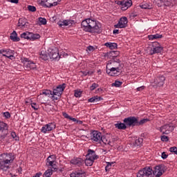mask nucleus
Here are the masks:
<instances>
[{
	"label": "nucleus",
	"instance_id": "32",
	"mask_svg": "<svg viewBox=\"0 0 177 177\" xmlns=\"http://www.w3.org/2000/svg\"><path fill=\"white\" fill-rule=\"evenodd\" d=\"M100 100H102V97H97V96H94L91 98H89L88 100V102L89 103H97V102H100Z\"/></svg>",
	"mask_w": 177,
	"mask_h": 177
},
{
	"label": "nucleus",
	"instance_id": "46",
	"mask_svg": "<svg viewBox=\"0 0 177 177\" xmlns=\"http://www.w3.org/2000/svg\"><path fill=\"white\" fill-rule=\"evenodd\" d=\"M99 86V84L96 83H93L92 85L90 86V91H95L96 88Z\"/></svg>",
	"mask_w": 177,
	"mask_h": 177
},
{
	"label": "nucleus",
	"instance_id": "64",
	"mask_svg": "<svg viewBox=\"0 0 177 177\" xmlns=\"http://www.w3.org/2000/svg\"><path fill=\"white\" fill-rule=\"evenodd\" d=\"M94 71H88V75H93Z\"/></svg>",
	"mask_w": 177,
	"mask_h": 177
},
{
	"label": "nucleus",
	"instance_id": "15",
	"mask_svg": "<svg viewBox=\"0 0 177 177\" xmlns=\"http://www.w3.org/2000/svg\"><path fill=\"white\" fill-rule=\"evenodd\" d=\"M174 129V126L171 124H165L160 128V131L163 135H168V133H171Z\"/></svg>",
	"mask_w": 177,
	"mask_h": 177
},
{
	"label": "nucleus",
	"instance_id": "36",
	"mask_svg": "<svg viewBox=\"0 0 177 177\" xmlns=\"http://www.w3.org/2000/svg\"><path fill=\"white\" fill-rule=\"evenodd\" d=\"M53 169H47L45 172H44V174H43V176L44 177H50V176L51 175H53Z\"/></svg>",
	"mask_w": 177,
	"mask_h": 177
},
{
	"label": "nucleus",
	"instance_id": "42",
	"mask_svg": "<svg viewBox=\"0 0 177 177\" xmlns=\"http://www.w3.org/2000/svg\"><path fill=\"white\" fill-rule=\"evenodd\" d=\"M122 85V83L120 81H115L114 83L112 84V86H115V88H120Z\"/></svg>",
	"mask_w": 177,
	"mask_h": 177
},
{
	"label": "nucleus",
	"instance_id": "60",
	"mask_svg": "<svg viewBox=\"0 0 177 177\" xmlns=\"http://www.w3.org/2000/svg\"><path fill=\"white\" fill-rule=\"evenodd\" d=\"M87 49L90 51H92V50H95V47L92 46H88L87 47Z\"/></svg>",
	"mask_w": 177,
	"mask_h": 177
},
{
	"label": "nucleus",
	"instance_id": "35",
	"mask_svg": "<svg viewBox=\"0 0 177 177\" xmlns=\"http://www.w3.org/2000/svg\"><path fill=\"white\" fill-rule=\"evenodd\" d=\"M31 32H24L21 35V38H24V39H30Z\"/></svg>",
	"mask_w": 177,
	"mask_h": 177
},
{
	"label": "nucleus",
	"instance_id": "9",
	"mask_svg": "<svg viewBox=\"0 0 177 177\" xmlns=\"http://www.w3.org/2000/svg\"><path fill=\"white\" fill-rule=\"evenodd\" d=\"M48 52L50 59H52L53 60H59L60 57H62V55H59V49L56 47L53 48H50L48 50Z\"/></svg>",
	"mask_w": 177,
	"mask_h": 177
},
{
	"label": "nucleus",
	"instance_id": "51",
	"mask_svg": "<svg viewBox=\"0 0 177 177\" xmlns=\"http://www.w3.org/2000/svg\"><path fill=\"white\" fill-rule=\"evenodd\" d=\"M161 140L162 142H168V140H169V138L167 136H162Z\"/></svg>",
	"mask_w": 177,
	"mask_h": 177
},
{
	"label": "nucleus",
	"instance_id": "7",
	"mask_svg": "<svg viewBox=\"0 0 177 177\" xmlns=\"http://www.w3.org/2000/svg\"><path fill=\"white\" fill-rule=\"evenodd\" d=\"M21 60L26 70H35L37 68V64L33 61L30 60V59L22 57Z\"/></svg>",
	"mask_w": 177,
	"mask_h": 177
},
{
	"label": "nucleus",
	"instance_id": "50",
	"mask_svg": "<svg viewBox=\"0 0 177 177\" xmlns=\"http://www.w3.org/2000/svg\"><path fill=\"white\" fill-rule=\"evenodd\" d=\"M141 9H150V6L147 3H143L140 6Z\"/></svg>",
	"mask_w": 177,
	"mask_h": 177
},
{
	"label": "nucleus",
	"instance_id": "58",
	"mask_svg": "<svg viewBox=\"0 0 177 177\" xmlns=\"http://www.w3.org/2000/svg\"><path fill=\"white\" fill-rule=\"evenodd\" d=\"M82 74L84 76H86V75H88L89 74V71H82Z\"/></svg>",
	"mask_w": 177,
	"mask_h": 177
},
{
	"label": "nucleus",
	"instance_id": "2",
	"mask_svg": "<svg viewBox=\"0 0 177 177\" xmlns=\"http://www.w3.org/2000/svg\"><path fill=\"white\" fill-rule=\"evenodd\" d=\"M15 154L13 153H4L0 154V169L6 172L10 169V165L15 161Z\"/></svg>",
	"mask_w": 177,
	"mask_h": 177
},
{
	"label": "nucleus",
	"instance_id": "18",
	"mask_svg": "<svg viewBox=\"0 0 177 177\" xmlns=\"http://www.w3.org/2000/svg\"><path fill=\"white\" fill-rule=\"evenodd\" d=\"M128 26V19L126 17H121L118 23L114 26L115 28H125Z\"/></svg>",
	"mask_w": 177,
	"mask_h": 177
},
{
	"label": "nucleus",
	"instance_id": "16",
	"mask_svg": "<svg viewBox=\"0 0 177 177\" xmlns=\"http://www.w3.org/2000/svg\"><path fill=\"white\" fill-rule=\"evenodd\" d=\"M164 166L162 165H159L154 167L152 175H153V177H160L162 176V174H164Z\"/></svg>",
	"mask_w": 177,
	"mask_h": 177
},
{
	"label": "nucleus",
	"instance_id": "47",
	"mask_svg": "<svg viewBox=\"0 0 177 177\" xmlns=\"http://www.w3.org/2000/svg\"><path fill=\"white\" fill-rule=\"evenodd\" d=\"M28 10L29 12H35L37 10V8H35L34 6H28Z\"/></svg>",
	"mask_w": 177,
	"mask_h": 177
},
{
	"label": "nucleus",
	"instance_id": "5",
	"mask_svg": "<svg viewBox=\"0 0 177 177\" xmlns=\"http://www.w3.org/2000/svg\"><path fill=\"white\" fill-rule=\"evenodd\" d=\"M137 177H154L153 174V169L150 167H145L138 171Z\"/></svg>",
	"mask_w": 177,
	"mask_h": 177
},
{
	"label": "nucleus",
	"instance_id": "22",
	"mask_svg": "<svg viewBox=\"0 0 177 177\" xmlns=\"http://www.w3.org/2000/svg\"><path fill=\"white\" fill-rule=\"evenodd\" d=\"M18 27L22 29L28 28V22L27 21V19L20 18L18 21Z\"/></svg>",
	"mask_w": 177,
	"mask_h": 177
},
{
	"label": "nucleus",
	"instance_id": "41",
	"mask_svg": "<svg viewBox=\"0 0 177 177\" xmlns=\"http://www.w3.org/2000/svg\"><path fill=\"white\" fill-rule=\"evenodd\" d=\"M147 121H149V119H147V118L142 119L140 121L138 120L137 125H143V124H146V122H147Z\"/></svg>",
	"mask_w": 177,
	"mask_h": 177
},
{
	"label": "nucleus",
	"instance_id": "33",
	"mask_svg": "<svg viewBox=\"0 0 177 177\" xmlns=\"http://www.w3.org/2000/svg\"><path fill=\"white\" fill-rule=\"evenodd\" d=\"M84 162L86 167H92V165H93V162H95V160L90 158H86Z\"/></svg>",
	"mask_w": 177,
	"mask_h": 177
},
{
	"label": "nucleus",
	"instance_id": "14",
	"mask_svg": "<svg viewBox=\"0 0 177 177\" xmlns=\"http://www.w3.org/2000/svg\"><path fill=\"white\" fill-rule=\"evenodd\" d=\"M0 55H2L3 57L12 59V57H14L15 50L10 48H3L0 50Z\"/></svg>",
	"mask_w": 177,
	"mask_h": 177
},
{
	"label": "nucleus",
	"instance_id": "38",
	"mask_svg": "<svg viewBox=\"0 0 177 177\" xmlns=\"http://www.w3.org/2000/svg\"><path fill=\"white\" fill-rule=\"evenodd\" d=\"M40 59H41V60H48V53H46L45 51H41L40 53Z\"/></svg>",
	"mask_w": 177,
	"mask_h": 177
},
{
	"label": "nucleus",
	"instance_id": "29",
	"mask_svg": "<svg viewBox=\"0 0 177 177\" xmlns=\"http://www.w3.org/2000/svg\"><path fill=\"white\" fill-rule=\"evenodd\" d=\"M115 127L118 129L124 130L127 128V124L125 123H122L120 121L117 122V123L115 124Z\"/></svg>",
	"mask_w": 177,
	"mask_h": 177
},
{
	"label": "nucleus",
	"instance_id": "34",
	"mask_svg": "<svg viewBox=\"0 0 177 177\" xmlns=\"http://www.w3.org/2000/svg\"><path fill=\"white\" fill-rule=\"evenodd\" d=\"M148 38L149 40L158 39L162 38V35H160L158 33L155 35H151L148 36Z\"/></svg>",
	"mask_w": 177,
	"mask_h": 177
},
{
	"label": "nucleus",
	"instance_id": "59",
	"mask_svg": "<svg viewBox=\"0 0 177 177\" xmlns=\"http://www.w3.org/2000/svg\"><path fill=\"white\" fill-rule=\"evenodd\" d=\"M143 89H145V86H140V87L137 88V91L138 92H140V91H143Z\"/></svg>",
	"mask_w": 177,
	"mask_h": 177
},
{
	"label": "nucleus",
	"instance_id": "49",
	"mask_svg": "<svg viewBox=\"0 0 177 177\" xmlns=\"http://www.w3.org/2000/svg\"><path fill=\"white\" fill-rule=\"evenodd\" d=\"M169 151L171 153H174V154H176L177 152V147H171L169 148Z\"/></svg>",
	"mask_w": 177,
	"mask_h": 177
},
{
	"label": "nucleus",
	"instance_id": "56",
	"mask_svg": "<svg viewBox=\"0 0 177 177\" xmlns=\"http://www.w3.org/2000/svg\"><path fill=\"white\" fill-rule=\"evenodd\" d=\"M3 115L6 118H10V113L9 112H4Z\"/></svg>",
	"mask_w": 177,
	"mask_h": 177
},
{
	"label": "nucleus",
	"instance_id": "31",
	"mask_svg": "<svg viewBox=\"0 0 177 177\" xmlns=\"http://www.w3.org/2000/svg\"><path fill=\"white\" fill-rule=\"evenodd\" d=\"M176 4V1L175 0H165L164 1L165 6H170L172 8L174 5Z\"/></svg>",
	"mask_w": 177,
	"mask_h": 177
},
{
	"label": "nucleus",
	"instance_id": "8",
	"mask_svg": "<svg viewBox=\"0 0 177 177\" xmlns=\"http://www.w3.org/2000/svg\"><path fill=\"white\" fill-rule=\"evenodd\" d=\"M162 46H161V44L160 43L155 41L153 42L151 44V48L149 50V55H156V53H161L162 52Z\"/></svg>",
	"mask_w": 177,
	"mask_h": 177
},
{
	"label": "nucleus",
	"instance_id": "6",
	"mask_svg": "<svg viewBox=\"0 0 177 177\" xmlns=\"http://www.w3.org/2000/svg\"><path fill=\"white\" fill-rule=\"evenodd\" d=\"M46 165L49 167H50V169H53L55 172L57 171V165H56V155H50L46 159Z\"/></svg>",
	"mask_w": 177,
	"mask_h": 177
},
{
	"label": "nucleus",
	"instance_id": "26",
	"mask_svg": "<svg viewBox=\"0 0 177 177\" xmlns=\"http://www.w3.org/2000/svg\"><path fill=\"white\" fill-rule=\"evenodd\" d=\"M44 95L45 96H50V95H53V91L48 89L43 90L40 95H38L39 99H44Z\"/></svg>",
	"mask_w": 177,
	"mask_h": 177
},
{
	"label": "nucleus",
	"instance_id": "54",
	"mask_svg": "<svg viewBox=\"0 0 177 177\" xmlns=\"http://www.w3.org/2000/svg\"><path fill=\"white\" fill-rule=\"evenodd\" d=\"M51 99L52 100H59V99H60V97H56V95H51Z\"/></svg>",
	"mask_w": 177,
	"mask_h": 177
},
{
	"label": "nucleus",
	"instance_id": "28",
	"mask_svg": "<svg viewBox=\"0 0 177 177\" xmlns=\"http://www.w3.org/2000/svg\"><path fill=\"white\" fill-rule=\"evenodd\" d=\"M10 38L13 42H19V41H20V38L17 37V33L15 30L11 33Z\"/></svg>",
	"mask_w": 177,
	"mask_h": 177
},
{
	"label": "nucleus",
	"instance_id": "17",
	"mask_svg": "<svg viewBox=\"0 0 177 177\" xmlns=\"http://www.w3.org/2000/svg\"><path fill=\"white\" fill-rule=\"evenodd\" d=\"M9 128V126L8 124L0 122V132H4V134L0 136V139L3 140L8 136V129Z\"/></svg>",
	"mask_w": 177,
	"mask_h": 177
},
{
	"label": "nucleus",
	"instance_id": "1",
	"mask_svg": "<svg viewBox=\"0 0 177 177\" xmlns=\"http://www.w3.org/2000/svg\"><path fill=\"white\" fill-rule=\"evenodd\" d=\"M81 27L85 32H90L91 34H100L102 32V24L91 18L83 20L81 23Z\"/></svg>",
	"mask_w": 177,
	"mask_h": 177
},
{
	"label": "nucleus",
	"instance_id": "45",
	"mask_svg": "<svg viewBox=\"0 0 177 177\" xmlns=\"http://www.w3.org/2000/svg\"><path fill=\"white\" fill-rule=\"evenodd\" d=\"M30 106L34 110H38V109H39V106H38L35 102H32Z\"/></svg>",
	"mask_w": 177,
	"mask_h": 177
},
{
	"label": "nucleus",
	"instance_id": "61",
	"mask_svg": "<svg viewBox=\"0 0 177 177\" xmlns=\"http://www.w3.org/2000/svg\"><path fill=\"white\" fill-rule=\"evenodd\" d=\"M117 5H120L121 8H122V4H123V0L122 1H115Z\"/></svg>",
	"mask_w": 177,
	"mask_h": 177
},
{
	"label": "nucleus",
	"instance_id": "48",
	"mask_svg": "<svg viewBox=\"0 0 177 177\" xmlns=\"http://www.w3.org/2000/svg\"><path fill=\"white\" fill-rule=\"evenodd\" d=\"M82 93L80 91H75L74 96L75 97H81Z\"/></svg>",
	"mask_w": 177,
	"mask_h": 177
},
{
	"label": "nucleus",
	"instance_id": "25",
	"mask_svg": "<svg viewBox=\"0 0 177 177\" xmlns=\"http://www.w3.org/2000/svg\"><path fill=\"white\" fill-rule=\"evenodd\" d=\"M120 62V59H117V61L114 59L113 61H109L108 64H110L111 67H120V66H121L122 69L124 68V64H121Z\"/></svg>",
	"mask_w": 177,
	"mask_h": 177
},
{
	"label": "nucleus",
	"instance_id": "40",
	"mask_svg": "<svg viewBox=\"0 0 177 177\" xmlns=\"http://www.w3.org/2000/svg\"><path fill=\"white\" fill-rule=\"evenodd\" d=\"M58 26H59V27H63V26H67V20H64V21H59L57 22Z\"/></svg>",
	"mask_w": 177,
	"mask_h": 177
},
{
	"label": "nucleus",
	"instance_id": "53",
	"mask_svg": "<svg viewBox=\"0 0 177 177\" xmlns=\"http://www.w3.org/2000/svg\"><path fill=\"white\" fill-rule=\"evenodd\" d=\"M62 115H64V118H67L68 120H70L71 118V116H70L67 113L63 112Z\"/></svg>",
	"mask_w": 177,
	"mask_h": 177
},
{
	"label": "nucleus",
	"instance_id": "11",
	"mask_svg": "<svg viewBox=\"0 0 177 177\" xmlns=\"http://www.w3.org/2000/svg\"><path fill=\"white\" fill-rule=\"evenodd\" d=\"M126 127H135L138 124V118L135 116H130L123 120Z\"/></svg>",
	"mask_w": 177,
	"mask_h": 177
},
{
	"label": "nucleus",
	"instance_id": "43",
	"mask_svg": "<svg viewBox=\"0 0 177 177\" xmlns=\"http://www.w3.org/2000/svg\"><path fill=\"white\" fill-rule=\"evenodd\" d=\"M11 136L12 137L13 139H15V140H16L17 142L19 141L20 140V138H19V136H17V135H16V132H11Z\"/></svg>",
	"mask_w": 177,
	"mask_h": 177
},
{
	"label": "nucleus",
	"instance_id": "10",
	"mask_svg": "<svg viewBox=\"0 0 177 177\" xmlns=\"http://www.w3.org/2000/svg\"><path fill=\"white\" fill-rule=\"evenodd\" d=\"M64 89H66V84H59L57 86L53 88V95L61 97Z\"/></svg>",
	"mask_w": 177,
	"mask_h": 177
},
{
	"label": "nucleus",
	"instance_id": "37",
	"mask_svg": "<svg viewBox=\"0 0 177 177\" xmlns=\"http://www.w3.org/2000/svg\"><path fill=\"white\" fill-rule=\"evenodd\" d=\"M40 38H41V36L39 35V34L30 33V41H35V39H39Z\"/></svg>",
	"mask_w": 177,
	"mask_h": 177
},
{
	"label": "nucleus",
	"instance_id": "3",
	"mask_svg": "<svg viewBox=\"0 0 177 177\" xmlns=\"http://www.w3.org/2000/svg\"><path fill=\"white\" fill-rule=\"evenodd\" d=\"M91 139L93 143L107 145V140L101 132L98 131H93L91 133Z\"/></svg>",
	"mask_w": 177,
	"mask_h": 177
},
{
	"label": "nucleus",
	"instance_id": "27",
	"mask_svg": "<svg viewBox=\"0 0 177 177\" xmlns=\"http://www.w3.org/2000/svg\"><path fill=\"white\" fill-rule=\"evenodd\" d=\"M142 144H143V138H136L135 142H133V146L134 147H141Z\"/></svg>",
	"mask_w": 177,
	"mask_h": 177
},
{
	"label": "nucleus",
	"instance_id": "30",
	"mask_svg": "<svg viewBox=\"0 0 177 177\" xmlns=\"http://www.w3.org/2000/svg\"><path fill=\"white\" fill-rule=\"evenodd\" d=\"M104 46H106V48H109V49H117V46H118V45L117 44V43H111V42H106L104 44Z\"/></svg>",
	"mask_w": 177,
	"mask_h": 177
},
{
	"label": "nucleus",
	"instance_id": "21",
	"mask_svg": "<svg viewBox=\"0 0 177 177\" xmlns=\"http://www.w3.org/2000/svg\"><path fill=\"white\" fill-rule=\"evenodd\" d=\"M86 158H91L92 160H97L99 158V156L96 155V152L93 149H88L87 154L86 155Z\"/></svg>",
	"mask_w": 177,
	"mask_h": 177
},
{
	"label": "nucleus",
	"instance_id": "63",
	"mask_svg": "<svg viewBox=\"0 0 177 177\" xmlns=\"http://www.w3.org/2000/svg\"><path fill=\"white\" fill-rule=\"evenodd\" d=\"M113 34H120V30L118 29L113 30Z\"/></svg>",
	"mask_w": 177,
	"mask_h": 177
},
{
	"label": "nucleus",
	"instance_id": "20",
	"mask_svg": "<svg viewBox=\"0 0 177 177\" xmlns=\"http://www.w3.org/2000/svg\"><path fill=\"white\" fill-rule=\"evenodd\" d=\"M70 177H86V172L82 169L76 170L71 174Z\"/></svg>",
	"mask_w": 177,
	"mask_h": 177
},
{
	"label": "nucleus",
	"instance_id": "55",
	"mask_svg": "<svg viewBox=\"0 0 177 177\" xmlns=\"http://www.w3.org/2000/svg\"><path fill=\"white\" fill-rule=\"evenodd\" d=\"M161 158L163 160H165V159H167L168 158V155H167V153L165 152H162V155H161Z\"/></svg>",
	"mask_w": 177,
	"mask_h": 177
},
{
	"label": "nucleus",
	"instance_id": "62",
	"mask_svg": "<svg viewBox=\"0 0 177 177\" xmlns=\"http://www.w3.org/2000/svg\"><path fill=\"white\" fill-rule=\"evenodd\" d=\"M11 3H19V0H10Z\"/></svg>",
	"mask_w": 177,
	"mask_h": 177
},
{
	"label": "nucleus",
	"instance_id": "12",
	"mask_svg": "<svg viewBox=\"0 0 177 177\" xmlns=\"http://www.w3.org/2000/svg\"><path fill=\"white\" fill-rule=\"evenodd\" d=\"M165 81V77L162 75H160L158 77H156L153 82H151L152 84V86L156 88L157 86L161 87L164 85V82Z\"/></svg>",
	"mask_w": 177,
	"mask_h": 177
},
{
	"label": "nucleus",
	"instance_id": "52",
	"mask_svg": "<svg viewBox=\"0 0 177 177\" xmlns=\"http://www.w3.org/2000/svg\"><path fill=\"white\" fill-rule=\"evenodd\" d=\"M66 23L68 24L67 26H73V24H75V21L68 19V20H66Z\"/></svg>",
	"mask_w": 177,
	"mask_h": 177
},
{
	"label": "nucleus",
	"instance_id": "44",
	"mask_svg": "<svg viewBox=\"0 0 177 177\" xmlns=\"http://www.w3.org/2000/svg\"><path fill=\"white\" fill-rule=\"evenodd\" d=\"M49 0H41L40 5L44 6V8H49V5H46V2Z\"/></svg>",
	"mask_w": 177,
	"mask_h": 177
},
{
	"label": "nucleus",
	"instance_id": "19",
	"mask_svg": "<svg viewBox=\"0 0 177 177\" xmlns=\"http://www.w3.org/2000/svg\"><path fill=\"white\" fill-rule=\"evenodd\" d=\"M104 57L110 58L111 60H115V57L120 56V51L111 50L104 54Z\"/></svg>",
	"mask_w": 177,
	"mask_h": 177
},
{
	"label": "nucleus",
	"instance_id": "39",
	"mask_svg": "<svg viewBox=\"0 0 177 177\" xmlns=\"http://www.w3.org/2000/svg\"><path fill=\"white\" fill-rule=\"evenodd\" d=\"M39 26H45L46 24V19L39 17Z\"/></svg>",
	"mask_w": 177,
	"mask_h": 177
},
{
	"label": "nucleus",
	"instance_id": "4",
	"mask_svg": "<svg viewBox=\"0 0 177 177\" xmlns=\"http://www.w3.org/2000/svg\"><path fill=\"white\" fill-rule=\"evenodd\" d=\"M106 73L111 77H115L116 75H120V73H122V66L119 65L118 67H111L110 64H106Z\"/></svg>",
	"mask_w": 177,
	"mask_h": 177
},
{
	"label": "nucleus",
	"instance_id": "23",
	"mask_svg": "<svg viewBox=\"0 0 177 177\" xmlns=\"http://www.w3.org/2000/svg\"><path fill=\"white\" fill-rule=\"evenodd\" d=\"M71 164L73 165H77V167H81L84 164V160L81 158H73L71 160Z\"/></svg>",
	"mask_w": 177,
	"mask_h": 177
},
{
	"label": "nucleus",
	"instance_id": "13",
	"mask_svg": "<svg viewBox=\"0 0 177 177\" xmlns=\"http://www.w3.org/2000/svg\"><path fill=\"white\" fill-rule=\"evenodd\" d=\"M56 129V124L55 122H50L48 124H45L44 127H41L40 129L42 133H48L50 132V131H53V129Z\"/></svg>",
	"mask_w": 177,
	"mask_h": 177
},
{
	"label": "nucleus",
	"instance_id": "57",
	"mask_svg": "<svg viewBox=\"0 0 177 177\" xmlns=\"http://www.w3.org/2000/svg\"><path fill=\"white\" fill-rule=\"evenodd\" d=\"M106 166L105 167V171H108L109 167H111V163L110 162H106Z\"/></svg>",
	"mask_w": 177,
	"mask_h": 177
},
{
	"label": "nucleus",
	"instance_id": "24",
	"mask_svg": "<svg viewBox=\"0 0 177 177\" xmlns=\"http://www.w3.org/2000/svg\"><path fill=\"white\" fill-rule=\"evenodd\" d=\"M132 6V0H123V4L121 7L122 10H127Z\"/></svg>",
	"mask_w": 177,
	"mask_h": 177
}]
</instances>
